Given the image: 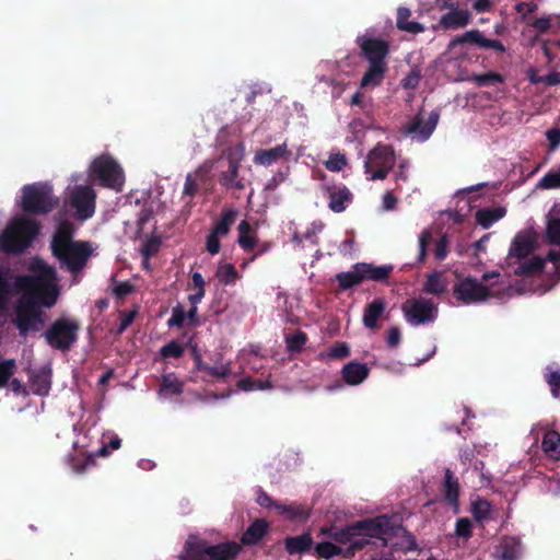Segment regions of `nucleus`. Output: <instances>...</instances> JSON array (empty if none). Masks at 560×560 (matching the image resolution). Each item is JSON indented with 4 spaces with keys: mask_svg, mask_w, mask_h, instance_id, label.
<instances>
[{
    "mask_svg": "<svg viewBox=\"0 0 560 560\" xmlns=\"http://www.w3.org/2000/svg\"><path fill=\"white\" fill-rule=\"evenodd\" d=\"M383 517H368L352 522L342 528L335 529L330 537L339 544H348L343 548V558L354 557L357 551L373 547V534L382 529L385 524Z\"/></svg>",
    "mask_w": 560,
    "mask_h": 560,
    "instance_id": "f257e3e1",
    "label": "nucleus"
},
{
    "mask_svg": "<svg viewBox=\"0 0 560 560\" xmlns=\"http://www.w3.org/2000/svg\"><path fill=\"white\" fill-rule=\"evenodd\" d=\"M355 42L361 49V56L369 62V67L361 79V86L375 88L381 85L388 70L386 58L389 55V43L368 35L358 36Z\"/></svg>",
    "mask_w": 560,
    "mask_h": 560,
    "instance_id": "f03ea898",
    "label": "nucleus"
},
{
    "mask_svg": "<svg viewBox=\"0 0 560 560\" xmlns=\"http://www.w3.org/2000/svg\"><path fill=\"white\" fill-rule=\"evenodd\" d=\"M376 517L385 518V524L382 525V529L373 534V547L385 552H389L393 556V551H401L407 553L417 548L415 537L406 530L394 516L386 514L377 515Z\"/></svg>",
    "mask_w": 560,
    "mask_h": 560,
    "instance_id": "7ed1b4c3",
    "label": "nucleus"
},
{
    "mask_svg": "<svg viewBox=\"0 0 560 560\" xmlns=\"http://www.w3.org/2000/svg\"><path fill=\"white\" fill-rule=\"evenodd\" d=\"M38 232L39 224L36 221L16 219L1 232L0 249L7 254H22L31 246Z\"/></svg>",
    "mask_w": 560,
    "mask_h": 560,
    "instance_id": "20e7f679",
    "label": "nucleus"
},
{
    "mask_svg": "<svg viewBox=\"0 0 560 560\" xmlns=\"http://www.w3.org/2000/svg\"><path fill=\"white\" fill-rule=\"evenodd\" d=\"M22 209L33 214H46L58 205L51 187L44 184L25 185L22 189Z\"/></svg>",
    "mask_w": 560,
    "mask_h": 560,
    "instance_id": "39448f33",
    "label": "nucleus"
},
{
    "mask_svg": "<svg viewBox=\"0 0 560 560\" xmlns=\"http://www.w3.org/2000/svg\"><path fill=\"white\" fill-rule=\"evenodd\" d=\"M80 324L77 319L57 318L44 332L46 342L54 349L68 351L78 340Z\"/></svg>",
    "mask_w": 560,
    "mask_h": 560,
    "instance_id": "423d86ee",
    "label": "nucleus"
},
{
    "mask_svg": "<svg viewBox=\"0 0 560 560\" xmlns=\"http://www.w3.org/2000/svg\"><path fill=\"white\" fill-rule=\"evenodd\" d=\"M221 158L226 159L228 168L222 171L219 175L218 182L225 189H245V182L243 177H240L238 170L241 166V162L244 159V145L243 143H237L235 145H231L225 148L222 151Z\"/></svg>",
    "mask_w": 560,
    "mask_h": 560,
    "instance_id": "0eeeda50",
    "label": "nucleus"
},
{
    "mask_svg": "<svg viewBox=\"0 0 560 560\" xmlns=\"http://www.w3.org/2000/svg\"><path fill=\"white\" fill-rule=\"evenodd\" d=\"M14 325L25 337L28 331H38L44 325L40 307L27 295H21L15 307Z\"/></svg>",
    "mask_w": 560,
    "mask_h": 560,
    "instance_id": "6e6552de",
    "label": "nucleus"
},
{
    "mask_svg": "<svg viewBox=\"0 0 560 560\" xmlns=\"http://www.w3.org/2000/svg\"><path fill=\"white\" fill-rule=\"evenodd\" d=\"M51 253L60 261L62 267H66L72 273H77L85 267L93 253V248L89 242L77 241L67 246L54 249Z\"/></svg>",
    "mask_w": 560,
    "mask_h": 560,
    "instance_id": "1a4fd4ad",
    "label": "nucleus"
},
{
    "mask_svg": "<svg viewBox=\"0 0 560 560\" xmlns=\"http://www.w3.org/2000/svg\"><path fill=\"white\" fill-rule=\"evenodd\" d=\"M395 162L393 148L378 143L368 155L364 163L365 173L371 175V180H383L394 167Z\"/></svg>",
    "mask_w": 560,
    "mask_h": 560,
    "instance_id": "9d476101",
    "label": "nucleus"
},
{
    "mask_svg": "<svg viewBox=\"0 0 560 560\" xmlns=\"http://www.w3.org/2000/svg\"><path fill=\"white\" fill-rule=\"evenodd\" d=\"M405 319L412 326L433 323L438 318L439 307L430 299L413 298L401 305Z\"/></svg>",
    "mask_w": 560,
    "mask_h": 560,
    "instance_id": "9b49d317",
    "label": "nucleus"
},
{
    "mask_svg": "<svg viewBox=\"0 0 560 560\" xmlns=\"http://www.w3.org/2000/svg\"><path fill=\"white\" fill-rule=\"evenodd\" d=\"M92 173L100 179L102 186L120 190L124 174L118 163L110 156H100L92 163Z\"/></svg>",
    "mask_w": 560,
    "mask_h": 560,
    "instance_id": "f8f14e48",
    "label": "nucleus"
},
{
    "mask_svg": "<svg viewBox=\"0 0 560 560\" xmlns=\"http://www.w3.org/2000/svg\"><path fill=\"white\" fill-rule=\"evenodd\" d=\"M453 293L464 304L485 302L491 296L490 289L472 277L457 282L453 288Z\"/></svg>",
    "mask_w": 560,
    "mask_h": 560,
    "instance_id": "ddd939ff",
    "label": "nucleus"
},
{
    "mask_svg": "<svg viewBox=\"0 0 560 560\" xmlns=\"http://www.w3.org/2000/svg\"><path fill=\"white\" fill-rule=\"evenodd\" d=\"M23 291L22 295L31 296L36 305L52 307L59 296V288L56 282H40L39 284L15 283Z\"/></svg>",
    "mask_w": 560,
    "mask_h": 560,
    "instance_id": "4468645a",
    "label": "nucleus"
},
{
    "mask_svg": "<svg viewBox=\"0 0 560 560\" xmlns=\"http://www.w3.org/2000/svg\"><path fill=\"white\" fill-rule=\"evenodd\" d=\"M96 194L90 186L78 185L70 194V206L79 220L85 221L94 215Z\"/></svg>",
    "mask_w": 560,
    "mask_h": 560,
    "instance_id": "2eb2a0df",
    "label": "nucleus"
},
{
    "mask_svg": "<svg viewBox=\"0 0 560 560\" xmlns=\"http://www.w3.org/2000/svg\"><path fill=\"white\" fill-rule=\"evenodd\" d=\"M476 46L481 49H493L500 52L505 51V47L499 39H491L485 37L479 30H470L460 35L455 36L448 44V49H454L457 46L464 45Z\"/></svg>",
    "mask_w": 560,
    "mask_h": 560,
    "instance_id": "dca6fc26",
    "label": "nucleus"
},
{
    "mask_svg": "<svg viewBox=\"0 0 560 560\" xmlns=\"http://www.w3.org/2000/svg\"><path fill=\"white\" fill-rule=\"evenodd\" d=\"M31 270L35 275H24L16 278L15 283L39 284L40 282H56V268L48 265L43 259L36 258L31 265Z\"/></svg>",
    "mask_w": 560,
    "mask_h": 560,
    "instance_id": "f3484780",
    "label": "nucleus"
},
{
    "mask_svg": "<svg viewBox=\"0 0 560 560\" xmlns=\"http://www.w3.org/2000/svg\"><path fill=\"white\" fill-rule=\"evenodd\" d=\"M358 267L363 281H375L381 283H387L388 279L394 270L392 265L375 266L369 262H358Z\"/></svg>",
    "mask_w": 560,
    "mask_h": 560,
    "instance_id": "a211bd4d",
    "label": "nucleus"
},
{
    "mask_svg": "<svg viewBox=\"0 0 560 560\" xmlns=\"http://www.w3.org/2000/svg\"><path fill=\"white\" fill-rule=\"evenodd\" d=\"M439 114L432 112L427 120L421 115L415 116L407 126L408 133H419L421 140H427L434 131Z\"/></svg>",
    "mask_w": 560,
    "mask_h": 560,
    "instance_id": "6ab92c4d",
    "label": "nucleus"
},
{
    "mask_svg": "<svg viewBox=\"0 0 560 560\" xmlns=\"http://www.w3.org/2000/svg\"><path fill=\"white\" fill-rule=\"evenodd\" d=\"M291 151L288 149L287 143L276 145L271 149H259L255 152L254 163L258 165L269 166L280 159H289Z\"/></svg>",
    "mask_w": 560,
    "mask_h": 560,
    "instance_id": "aec40b11",
    "label": "nucleus"
},
{
    "mask_svg": "<svg viewBox=\"0 0 560 560\" xmlns=\"http://www.w3.org/2000/svg\"><path fill=\"white\" fill-rule=\"evenodd\" d=\"M536 238L533 233L520 232L513 238L509 254L516 258H525L534 252Z\"/></svg>",
    "mask_w": 560,
    "mask_h": 560,
    "instance_id": "412c9836",
    "label": "nucleus"
},
{
    "mask_svg": "<svg viewBox=\"0 0 560 560\" xmlns=\"http://www.w3.org/2000/svg\"><path fill=\"white\" fill-rule=\"evenodd\" d=\"M210 544L207 540L199 539L196 536H189L184 545V555L180 560H209L207 551Z\"/></svg>",
    "mask_w": 560,
    "mask_h": 560,
    "instance_id": "4be33fe9",
    "label": "nucleus"
},
{
    "mask_svg": "<svg viewBox=\"0 0 560 560\" xmlns=\"http://www.w3.org/2000/svg\"><path fill=\"white\" fill-rule=\"evenodd\" d=\"M369 374L368 365L357 361L347 363L341 370L342 380L351 386L361 384L368 378Z\"/></svg>",
    "mask_w": 560,
    "mask_h": 560,
    "instance_id": "5701e85b",
    "label": "nucleus"
},
{
    "mask_svg": "<svg viewBox=\"0 0 560 560\" xmlns=\"http://www.w3.org/2000/svg\"><path fill=\"white\" fill-rule=\"evenodd\" d=\"M313 544V537L308 532L298 536H288L283 540L284 549L289 555L306 553L312 549Z\"/></svg>",
    "mask_w": 560,
    "mask_h": 560,
    "instance_id": "b1692460",
    "label": "nucleus"
},
{
    "mask_svg": "<svg viewBox=\"0 0 560 560\" xmlns=\"http://www.w3.org/2000/svg\"><path fill=\"white\" fill-rule=\"evenodd\" d=\"M241 546L235 541H225L217 545H210L207 551L209 560H234L240 551Z\"/></svg>",
    "mask_w": 560,
    "mask_h": 560,
    "instance_id": "393cba45",
    "label": "nucleus"
},
{
    "mask_svg": "<svg viewBox=\"0 0 560 560\" xmlns=\"http://www.w3.org/2000/svg\"><path fill=\"white\" fill-rule=\"evenodd\" d=\"M450 10L440 19V25L443 28L456 30L469 24L471 15L467 10H459L458 7Z\"/></svg>",
    "mask_w": 560,
    "mask_h": 560,
    "instance_id": "a878e982",
    "label": "nucleus"
},
{
    "mask_svg": "<svg viewBox=\"0 0 560 560\" xmlns=\"http://www.w3.org/2000/svg\"><path fill=\"white\" fill-rule=\"evenodd\" d=\"M74 232H75V228L71 221H69L67 219L61 220L59 222L57 230L51 240V244H50L51 250L74 243L75 242V241H73Z\"/></svg>",
    "mask_w": 560,
    "mask_h": 560,
    "instance_id": "bb28decb",
    "label": "nucleus"
},
{
    "mask_svg": "<svg viewBox=\"0 0 560 560\" xmlns=\"http://www.w3.org/2000/svg\"><path fill=\"white\" fill-rule=\"evenodd\" d=\"M269 523L265 518L255 520L242 535V542L246 546L257 545L268 533Z\"/></svg>",
    "mask_w": 560,
    "mask_h": 560,
    "instance_id": "cd10ccee",
    "label": "nucleus"
},
{
    "mask_svg": "<svg viewBox=\"0 0 560 560\" xmlns=\"http://www.w3.org/2000/svg\"><path fill=\"white\" fill-rule=\"evenodd\" d=\"M386 303L382 298L374 299L369 303L363 313V324L366 328L375 330L378 328L377 320L383 315Z\"/></svg>",
    "mask_w": 560,
    "mask_h": 560,
    "instance_id": "c85d7f7f",
    "label": "nucleus"
},
{
    "mask_svg": "<svg viewBox=\"0 0 560 560\" xmlns=\"http://www.w3.org/2000/svg\"><path fill=\"white\" fill-rule=\"evenodd\" d=\"M276 510L292 522H304L310 517V509L304 504L295 502L277 504Z\"/></svg>",
    "mask_w": 560,
    "mask_h": 560,
    "instance_id": "c756f323",
    "label": "nucleus"
},
{
    "mask_svg": "<svg viewBox=\"0 0 560 560\" xmlns=\"http://www.w3.org/2000/svg\"><path fill=\"white\" fill-rule=\"evenodd\" d=\"M352 201V194L347 187H340L332 190H329V202L328 207L331 211L336 213L343 212L348 206Z\"/></svg>",
    "mask_w": 560,
    "mask_h": 560,
    "instance_id": "7c9ffc66",
    "label": "nucleus"
},
{
    "mask_svg": "<svg viewBox=\"0 0 560 560\" xmlns=\"http://www.w3.org/2000/svg\"><path fill=\"white\" fill-rule=\"evenodd\" d=\"M444 498L453 506L458 505L459 498V483L457 478L454 476L453 471L450 468L445 469L444 472Z\"/></svg>",
    "mask_w": 560,
    "mask_h": 560,
    "instance_id": "2f4dec72",
    "label": "nucleus"
},
{
    "mask_svg": "<svg viewBox=\"0 0 560 560\" xmlns=\"http://www.w3.org/2000/svg\"><path fill=\"white\" fill-rule=\"evenodd\" d=\"M506 213L503 207L482 208L476 212V222L483 229H489L493 223L502 219Z\"/></svg>",
    "mask_w": 560,
    "mask_h": 560,
    "instance_id": "473e14b6",
    "label": "nucleus"
},
{
    "mask_svg": "<svg viewBox=\"0 0 560 560\" xmlns=\"http://www.w3.org/2000/svg\"><path fill=\"white\" fill-rule=\"evenodd\" d=\"M411 16L410 9L406 7H399L397 10V21L396 25L397 28L404 32H408L411 34H418L424 31L423 25L416 21H410L409 18Z\"/></svg>",
    "mask_w": 560,
    "mask_h": 560,
    "instance_id": "72a5a7b5",
    "label": "nucleus"
},
{
    "mask_svg": "<svg viewBox=\"0 0 560 560\" xmlns=\"http://www.w3.org/2000/svg\"><path fill=\"white\" fill-rule=\"evenodd\" d=\"M542 451L553 459H560V433L549 430L545 433L541 442Z\"/></svg>",
    "mask_w": 560,
    "mask_h": 560,
    "instance_id": "f704fd0d",
    "label": "nucleus"
},
{
    "mask_svg": "<svg viewBox=\"0 0 560 560\" xmlns=\"http://www.w3.org/2000/svg\"><path fill=\"white\" fill-rule=\"evenodd\" d=\"M237 217V211L234 209H224L220 215V219L214 223L211 232L225 236L230 233L231 226L234 224Z\"/></svg>",
    "mask_w": 560,
    "mask_h": 560,
    "instance_id": "c9c22d12",
    "label": "nucleus"
},
{
    "mask_svg": "<svg viewBox=\"0 0 560 560\" xmlns=\"http://www.w3.org/2000/svg\"><path fill=\"white\" fill-rule=\"evenodd\" d=\"M446 288L447 283L439 271L429 273L423 283V292L428 294L441 295L446 291Z\"/></svg>",
    "mask_w": 560,
    "mask_h": 560,
    "instance_id": "e433bc0d",
    "label": "nucleus"
},
{
    "mask_svg": "<svg viewBox=\"0 0 560 560\" xmlns=\"http://www.w3.org/2000/svg\"><path fill=\"white\" fill-rule=\"evenodd\" d=\"M339 289L346 291L354 285L362 283L361 273L358 267V262L352 266L350 271L339 272L336 275Z\"/></svg>",
    "mask_w": 560,
    "mask_h": 560,
    "instance_id": "4c0bfd02",
    "label": "nucleus"
},
{
    "mask_svg": "<svg viewBox=\"0 0 560 560\" xmlns=\"http://www.w3.org/2000/svg\"><path fill=\"white\" fill-rule=\"evenodd\" d=\"M12 270L9 266H0V308L4 306L13 285L11 283Z\"/></svg>",
    "mask_w": 560,
    "mask_h": 560,
    "instance_id": "58836bf2",
    "label": "nucleus"
},
{
    "mask_svg": "<svg viewBox=\"0 0 560 560\" xmlns=\"http://www.w3.org/2000/svg\"><path fill=\"white\" fill-rule=\"evenodd\" d=\"M184 390V384L174 373L163 375L160 385V392L165 395H180Z\"/></svg>",
    "mask_w": 560,
    "mask_h": 560,
    "instance_id": "ea45409f",
    "label": "nucleus"
},
{
    "mask_svg": "<svg viewBox=\"0 0 560 560\" xmlns=\"http://www.w3.org/2000/svg\"><path fill=\"white\" fill-rule=\"evenodd\" d=\"M238 245L244 250H252L256 245V240L254 236L250 235L253 229L250 223L247 220L241 221L238 224Z\"/></svg>",
    "mask_w": 560,
    "mask_h": 560,
    "instance_id": "a19ab883",
    "label": "nucleus"
},
{
    "mask_svg": "<svg viewBox=\"0 0 560 560\" xmlns=\"http://www.w3.org/2000/svg\"><path fill=\"white\" fill-rule=\"evenodd\" d=\"M215 277L219 282L224 285L235 284L236 280L240 278V275L232 264H220L218 266Z\"/></svg>",
    "mask_w": 560,
    "mask_h": 560,
    "instance_id": "79ce46f5",
    "label": "nucleus"
},
{
    "mask_svg": "<svg viewBox=\"0 0 560 560\" xmlns=\"http://www.w3.org/2000/svg\"><path fill=\"white\" fill-rule=\"evenodd\" d=\"M284 341L289 352L299 353L307 342V335L302 330H296L292 335H287Z\"/></svg>",
    "mask_w": 560,
    "mask_h": 560,
    "instance_id": "37998d69",
    "label": "nucleus"
},
{
    "mask_svg": "<svg viewBox=\"0 0 560 560\" xmlns=\"http://www.w3.org/2000/svg\"><path fill=\"white\" fill-rule=\"evenodd\" d=\"M518 541L515 538L504 539L500 545V560H516L518 556Z\"/></svg>",
    "mask_w": 560,
    "mask_h": 560,
    "instance_id": "c03bdc74",
    "label": "nucleus"
},
{
    "mask_svg": "<svg viewBox=\"0 0 560 560\" xmlns=\"http://www.w3.org/2000/svg\"><path fill=\"white\" fill-rule=\"evenodd\" d=\"M544 377L550 388L552 397H560V370H553L548 365L545 370Z\"/></svg>",
    "mask_w": 560,
    "mask_h": 560,
    "instance_id": "a18cd8bd",
    "label": "nucleus"
},
{
    "mask_svg": "<svg viewBox=\"0 0 560 560\" xmlns=\"http://www.w3.org/2000/svg\"><path fill=\"white\" fill-rule=\"evenodd\" d=\"M315 552L318 558L331 559L338 555L343 556V548L330 541H322L315 546Z\"/></svg>",
    "mask_w": 560,
    "mask_h": 560,
    "instance_id": "49530a36",
    "label": "nucleus"
},
{
    "mask_svg": "<svg viewBox=\"0 0 560 560\" xmlns=\"http://www.w3.org/2000/svg\"><path fill=\"white\" fill-rule=\"evenodd\" d=\"M491 504L486 499H477L471 503V513L476 521L482 522L489 518Z\"/></svg>",
    "mask_w": 560,
    "mask_h": 560,
    "instance_id": "de8ad7c7",
    "label": "nucleus"
},
{
    "mask_svg": "<svg viewBox=\"0 0 560 560\" xmlns=\"http://www.w3.org/2000/svg\"><path fill=\"white\" fill-rule=\"evenodd\" d=\"M546 260L539 256L534 257L533 259L525 261L518 267V275L523 276H533L542 271L545 267Z\"/></svg>",
    "mask_w": 560,
    "mask_h": 560,
    "instance_id": "09e8293b",
    "label": "nucleus"
},
{
    "mask_svg": "<svg viewBox=\"0 0 560 560\" xmlns=\"http://www.w3.org/2000/svg\"><path fill=\"white\" fill-rule=\"evenodd\" d=\"M161 244V240L158 236H150L143 242L140 253L145 261L159 253Z\"/></svg>",
    "mask_w": 560,
    "mask_h": 560,
    "instance_id": "8fccbe9b",
    "label": "nucleus"
},
{
    "mask_svg": "<svg viewBox=\"0 0 560 560\" xmlns=\"http://www.w3.org/2000/svg\"><path fill=\"white\" fill-rule=\"evenodd\" d=\"M546 237L549 244L560 245V218H549L546 226Z\"/></svg>",
    "mask_w": 560,
    "mask_h": 560,
    "instance_id": "3c124183",
    "label": "nucleus"
},
{
    "mask_svg": "<svg viewBox=\"0 0 560 560\" xmlns=\"http://www.w3.org/2000/svg\"><path fill=\"white\" fill-rule=\"evenodd\" d=\"M472 80L479 86H489L497 83H502L504 81L503 77L500 73L493 71L476 74L474 75Z\"/></svg>",
    "mask_w": 560,
    "mask_h": 560,
    "instance_id": "603ef678",
    "label": "nucleus"
},
{
    "mask_svg": "<svg viewBox=\"0 0 560 560\" xmlns=\"http://www.w3.org/2000/svg\"><path fill=\"white\" fill-rule=\"evenodd\" d=\"M432 242V233L430 230H423L419 235V254L417 261L422 264L425 261L428 256V246Z\"/></svg>",
    "mask_w": 560,
    "mask_h": 560,
    "instance_id": "864d4df0",
    "label": "nucleus"
},
{
    "mask_svg": "<svg viewBox=\"0 0 560 560\" xmlns=\"http://www.w3.org/2000/svg\"><path fill=\"white\" fill-rule=\"evenodd\" d=\"M184 354V347L177 341L172 340L160 349V355L162 358H174L178 359Z\"/></svg>",
    "mask_w": 560,
    "mask_h": 560,
    "instance_id": "5fc2aeb1",
    "label": "nucleus"
},
{
    "mask_svg": "<svg viewBox=\"0 0 560 560\" xmlns=\"http://www.w3.org/2000/svg\"><path fill=\"white\" fill-rule=\"evenodd\" d=\"M538 186L544 189L560 188V170L548 172L541 177Z\"/></svg>",
    "mask_w": 560,
    "mask_h": 560,
    "instance_id": "6e6d98bb",
    "label": "nucleus"
},
{
    "mask_svg": "<svg viewBox=\"0 0 560 560\" xmlns=\"http://www.w3.org/2000/svg\"><path fill=\"white\" fill-rule=\"evenodd\" d=\"M15 360L9 359L0 361V387H3L10 377L14 374Z\"/></svg>",
    "mask_w": 560,
    "mask_h": 560,
    "instance_id": "4d7b16f0",
    "label": "nucleus"
},
{
    "mask_svg": "<svg viewBox=\"0 0 560 560\" xmlns=\"http://www.w3.org/2000/svg\"><path fill=\"white\" fill-rule=\"evenodd\" d=\"M186 312L180 304H177L172 310V316L167 320L168 327L182 328L185 325Z\"/></svg>",
    "mask_w": 560,
    "mask_h": 560,
    "instance_id": "13d9d810",
    "label": "nucleus"
},
{
    "mask_svg": "<svg viewBox=\"0 0 560 560\" xmlns=\"http://www.w3.org/2000/svg\"><path fill=\"white\" fill-rule=\"evenodd\" d=\"M350 355V348L346 342L337 341L328 350L327 357L330 359H345Z\"/></svg>",
    "mask_w": 560,
    "mask_h": 560,
    "instance_id": "bf43d9fd",
    "label": "nucleus"
},
{
    "mask_svg": "<svg viewBox=\"0 0 560 560\" xmlns=\"http://www.w3.org/2000/svg\"><path fill=\"white\" fill-rule=\"evenodd\" d=\"M448 245H450L448 236L446 234H443L436 242L435 248L433 250L434 258L438 261H443L447 257Z\"/></svg>",
    "mask_w": 560,
    "mask_h": 560,
    "instance_id": "052dcab7",
    "label": "nucleus"
},
{
    "mask_svg": "<svg viewBox=\"0 0 560 560\" xmlns=\"http://www.w3.org/2000/svg\"><path fill=\"white\" fill-rule=\"evenodd\" d=\"M421 80V72L418 68L411 71L401 80L400 84L406 90H415L418 88Z\"/></svg>",
    "mask_w": 560,
    "mask_h": 560,
    "instance_id": "680f3d73",
    "label": "nucleus"
},
{
    "mask_svg": "<svg viewBox=\"0 0 560 560\" xmlns=\"http://www.w3.org/2000/svg\"><path fill=\"white\" fill-rule=\"evenodd\" d=\"M32 382L34 385H37L36 394L45 395L48 393L50 382L48 380V375L45 372H39L32 376Z\"/></svg>",
    "mask_w": 560,
    "mask_h": 560,
    "instance_id": "e2e57ef3",
    "label": "nucleus"
},
{
    "mask_svg": "<svg viewBox=\"0 0 560 560\" xmlns=\"http://www.w3.org/2000/svg\"><path fill=\"white\" fill-rule=\"evenodd\" d=\"M455 533L458 537L469 538L472 534L471 522L466 517L457 520Z\"/></svg>",
    "mask_w": 560,
    "mask_h": 560,
    "instance_id": "0e129e2a",
    "label": "nucleus"
},
{
    "mask_svg": "<svg viewBox=\"0 0 560 560\" xmlns=\"http://www.w3.org/2000/svg\"><path fill=\"white\" fill-rule=\"evenodd\" d=\"M325 165L330 172H339L347 165V159L343 154H334Z\"/></svg>",
    "mask_w": 560,
    "mask_h": 560,
    "instance_id": "69168bd1",
    "label": "nucleus"
},
{
    "mask_svg": "<svg viewBox=\"0 0 560 560\" xmlns=\"http://www.w3.org/2000/svg\"><path fill=\"white\" fill-rule=\"evenodd\" d=\"M135 287L129 281L117 282L113 287V293L117 299H124L125 296L132 293Z\"/></svg>",
    "mask_w": 560,
    "mask_h": 560,
    "instance_id": "338daca9",
    "label": "nucleus"
},
{
    "mask_svg": "<svg viewBox=\"0 0 560 560\" xmlns=\"http://www.w3.org/2000/svg\"><path fill=\"white\" fill-rule=\"evenodd\" d=\"M476 446H469L466 445L460 448L459 451V459L462 464L464 465H471L476 460V454H477Z\"/></svg>",
    "mask_w": 560,
    "mask_h": 560,
    "instance_id": "774afa93",
    "label": "nucleus"
}]
</instances>
